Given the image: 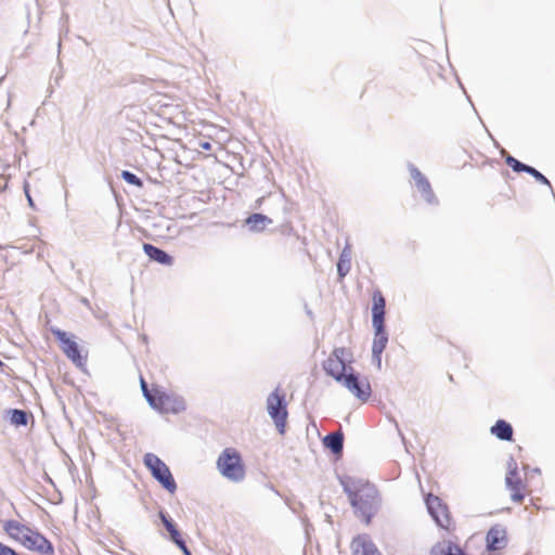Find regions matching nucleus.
I'll return each instance as SVG.
<instances>
[{"mask_svg":"<svg viewBox=\"0 0 555 555\" xmlns=\"http://www.w3.org/2000/svg\"><path fill=\"white\" fill-rule=\"evenodd\" d=\"M341 486L349 498L350 504L354 508V513L361 517L365 524H370L379 506L377 489L369 482L353 480L351 478L341 480Z\"/></svg>","mask_w":555,"mask_h":555,"instance_id":"f257e3e1","label":"nucleus"},{"mask_svg":"<svg viewBox=\"0 0 555 555\" xmlns=\"http://www.w3.org/2000/svg\"><path fill=\"white\" fill-rule=\"evenodd\" d=\"M372 308V323L374 327V339L372 353L383 352L388 343V335L385 331V298L379 292L374 293Z\"/></svg>","mask_w":555,"mask_h":555,"instance_id":"f03ea898","label":"nucleus"},{"mask_svg":"<svg viewBox=\"0 0 555 555\" xmlns=\"http://www.w3.org/2000/svg\"><path fill=\"white\" fill-rule=\"evenodd\" d=\"M217 468L230 481L241 482L245 478L246 473L241 454L232 448H227L220 453Z\"/></svg>","mask_w":555,"mask_h":555,"instance_id":"7ed1b4c3","label":"nucleus"},{"mask_svg":"<svg viewBox=\"0 0 555 555\" xmlns=\"http://www.w3.org/2000/svg\"><path fill=\"white\" fill-rule=\"evenodd\" d=\"M353 358L349 349L338 347L333 350L330 357L323 362L322 366L325 373L333 377L336 382H339L346 374L350 372L349 367H352Z\"/></svg>","mask_w":555,"mask_h":555,"instance_id":"20e7f679","label":"nucleus"},{"mask_svg":"<svg viewBox=\"0 0 555 555\" xmlns=\"http://www.w3.org/2000/svg\"><path fill=\"white\" fill-rule=\"evenodd\" d=\"M143 463L150 470L152 477L157 480L165 490L171 494L177 491V482L169 467L162 459L150 452L144 455Z\"/></svg>","mask_w":555,"mask_h":555,"instance_id":"39448f33","label":"nucleus"},{"mask_svg":"<svg viewBox=\"0 0 555 555\" xmlns=\"http://www.w3.org/2000/svg\"><path fill=\"white\" fill-rule=\"evenodd\" d=\"M150 405L166 414H179L186 410V403L182 396L158 390L156 391V399L150 400Z\"/></svg>","mask_w":555,"mask_h":555,"instance_id":"423d86ee","label":"nucleus"},{"mask_svg":"<svg viewBox=\"0 0 555 555\" xmlns=\"http://www.w3.org/2000/svg\"><path fill=\"white\" fill-rule=\"evenodd\" d=\"M267 410L279 431L283 434L288 413L285 396L281 395L279 389H275L268 396Z\"/></svg>","mask_w":555,"mask_h":555,"instance_id":"0eeeda50","label":"nucleus"},{"mask_svg":"<svg viewBox=\"0 0 555 555\" xmlns=\"http://www.w3.org/2000/svg\"><path fill=\"white\" fill-rule=\"evenodd\" d=\"M350 372L344 376L338 383L345 386L353 396L362 402H366L371 395L372 388L366 378H360L353 367H349Z\"/></svg>","mask_w":555,"mask_h":555,"instance_id":"6e6552de","label":"nucleus"},{"mask_svg":"<svg viewBox=\"0 0 555 555\" xmlns=\"http://www.w3.org/2000/svg\"><path fill=\"white\" fill-rule=\"evenodd\" d=\"M52 334L61 344V349L65 356L78 367L86 364V358L81 356L79 347L68 333L60 328H52Z\"/></svg>","mask_w":555,"mask_h":555,"instance_id":"1a4fd4ad","label":"nucleus"},{"mask_svg":"<svg viewBox=\"0 0 555 555\" xmlns=\"http://www.w3.org/2000/svg\"><path fill=\"white\" fill-rule=\"evenodd\" d=\"M408 169L412 180L414 181V185L421 193L423 199L429 205H438V198L434 193L429 180L412 163L408 164Z\"/></svg>","mask_w":555,"mask_h":555,"instance_id":"9d476101","label":"nucleus"},{"mask_svg":"<svg viewBox=\"0 0 555 555\" xmlns=\"http://www.w3.org/2000/svg\"><path fill=\"white\" fill-rule=\"evenodd\" d=\"M425 502L428 513L437 522V525L441 528H448L450 526L451 519L449 516L448 507L442 503L441 499L434 494H428Z\"/></svg>","mask_w":555,"mask_h":555,"instance_id":"9b49d317","label":"nucleus"},{"mask_svg":"<svg viewBox=\"0 0 555 555\" xmlns=\"http://www.w3.org/2000/svg\"><path fill=\"white\" fill-rule=\"evenodd\" d=\"M23 545L30 551L41 554L52 555L54 553L52 543L43 534L31 528L24 535Z\"/></svg>","mask_w":555,"mask_h":555,"instance_id":"f8f14e48","label":"nucleus"},{"mask_svg":"<svg viewBox=\"0 0 555 555\" xmlns=\"http://www.w3.org/2000/svg\"><path fill=\"white\" fill-rule=\"evenodd\" d=\"M489 551H501L507 545V533L504 527L495 525L489 529L486 535Z\"/></svg>","mask_w":555,"mask_h":555,"instance_id":"ddd939ff","label":"nucleus"},{"mask_svg":"<svg viewBox=\"0 0 555 555\" xmlns=\"http://www.w3.org/2000/svg\"><path fill=\"white\" fill-rule=\"evenodd\" d=\"M353 555H382L367 535H359L351 542Z\"/></svg>","mask_w":555,"mask_h":555,"instance_id":"4468645a","label":"nucleus"},{"mask_svg":"<svg viewBox=\"0 0 555 555\" xmlns=\"http://www.w3.org/2000/svg\"><path fill=\"white\" fill-rule=\"evenodd\" d=\"M143 250L150 259L160 264L171 266L173 263V258L168 253L150 243L143 244Z\"/></svg>","mask_w":555,"mask_h":555,"instance_id":"2eb2a0df","label":"nucleus"},{"mask_svg":"<svg viewBox=\"0 0 555 555\" xmlns=\"http://www.w3.org/2000/svg\"><path fill=\"white\" fill-rule=\"evenodd\" d=\"M323 444L333 454L340 455L344 449V435L341 431L330 433L323 438Z\"/></svg>","mask_w":555,"mask_h":555,"instance_id":"dca6fc26","label":"nucleus"},{"mask_svg":"<svg viewBox=\"0 0 555 555\" xmlns=\"http://www.w3.org/2000/svg\"><path fill=\"white\" fill-rule=\"evenodd\" d=\"M430 555H468L457 544L442 541L431 547Z\"/></svg>","mask_w":555,"mask_h":555,"instance_id":"f3484780","label":"nucleus"},{"mask_svg":"<svg viewBox=\"0 0 555 555\" xmlns=\"http://www.w3.org/2000/svg\"><path fill=\"white\" fill-rule=\"evenodd\" d=\"M430 555H468L457 544L442 541L431 547Z\"/></svg>","mask_w":555,"mask_h":555,"instance_id":"a211bd4d","label":"nucleus"},{"mask_svg":"<svg viewBox=\"0 0 555 555\" xmlns=\"http://www.w3.org/2000/svg\"><path fill=\"white\" fill-rule=\"evenodd\" d=\"M490 433L502 441L513 440V427L508 422L504 420H498L491 427Z\"/></svg>","mask_w":555,"mask_h":555,"instance_id":"6ab92c4d","label":"nucleus"},{"mask_svg":"<svg viewBox=\"0 0 555 555\" xmlns=\"http://www.w3.org/2000/svg\"><path fill=\"white\" fill-rule=\"evenodd\" d=\"M3 529L12 539L23 544L24 535L27 534L29 527L12 519L4 522Z\"/></svg>","mask_w":555,"mask_h":555,"instance_id":"aec40b11","label":"nucleus"},{"mask_svg":"<svg viewBox=\"0 0 555 555\" xmlns=\"http://www.w3.org/2000/svg\"><path fill=\"white\" fill-rule=\"evenodd\" d=\"M273 221L266 215L262 214H251L245 220V223L250 232H261L264 228L271 224Z\"/></svg>","mask_w":555,"mask_h":555,"instance_id":"412c9836","label":"nucleus"},{"mask_svg":"<svg viewBox=\"0 0 555 555\" xmlns=\"http://www.w3.org/2000/svg\"><path fill=\"white\" fill-rule=\"evenodd\" d=\"M506 486L512 491L511 498L514 502L519 503L524 500V493L522 490V481L521 478L518 476H512L509 473L506 474Z\"/></svg>","mask_w":555,"mask_h":555,"instance_id":"4be33fe9","label":"nucleus"},{"mask_svg":"<svg viewBox=\"0 0 555 555\" xmlns=\"http://www.w3.org/2000/svg\"><path fill=\"white\" fill-rule=\"evenodd\" d=\"M351 269V247L349 244L343 248L338 262H337V273L339 279H344Z\"/></svg>","mask_w":555,"mask_h":555,"instance_id":"5701e85b","label":"nucleus"},{"mask_svg":"<svg viewBox=\"0 0 555 555\" xmlns=\"http://www.w3.org/2000/svg\"><path fill=\"white\" fill-rule=\"evenodd\" d=\"M10 415V423L15 426H26L28 423V413L20 409H10L7 411Z\"/></svg>","mask_w":555,"mask_h":555,"instance_id":"b1692460","label":"nucleus"},{"mask_svg":"<svg viewBox=\"0 0 555 555\" xmlns=\"http://www.w3.org/2000/svg\"><path fill=\"white\" fill-rule=\"evenodd\" d=\"M158 516L163 525L165 526L166 530L169 532L171 540L179 538V535H181L173 520L165 512L160 511Z\"/></svg>","mask_w":555,"mask_h":555,"instance_id":"393cba45","label":"nucleus"},{"mask_svg":"<svg viewBox=\"0 0 555 555\" xmlns=\"http://www.w3.org/2000/svg\"><path fill=\"white\" fill-rule=\"evenodd\" d=\"M121 178L127 183H129L131 185H134V186H138V188H142L143 186V181L137 175H134L131 171L122 170L121 171Z\"/></svg>","mask_w":555,"mask_h":555,"instance_id":"a878e982","label":"nucleus"},{"mask_svg":"<svg viewBox=\"0 0 555 555\" xmlns=\"http://www.w3.org/2000/svg\"><path fill=\"white\" fill-rule=\"evenodd\" d=\"M527 173L532 176L538 182L547 185L554 194L550 180L543 173L531 166L527 170Z\"/></svg>","mask_w":555,"mask_h":555,"instance_id":"bb28decb","label":"nucleus"},{"mask_svg":"<svg viewBox=\"0 0 555 555\" xmlns=\"http://www.w3.org/2000/svg\"><path fill=\"white\" fill-rule=\"evenodd\" d=\"M141 388H142V392L146 399V401L150 403V400H155L156 399V392L155 393H152L149 388H147V384L146 382L141 377Z\"/></svg>","mask_w":555,"mask_h":555,"instance_id":"cd10ccee","label":"nucleus"},{"mask_svg":"<svg viewBox=\"0 0 555 555\" xmlns=\"http://www.w3.org/2000/svg\"><path fill=\"white\" fill-rule=\"evenodd\" d=\"M185 555H191V552L190 550L186 546V543L185 541L183 540V538L181 535H179V538H176L173 540H171Z\"/></svg>","mask_w":555,"mask_h":555,"instance_id":"c85d7f7f","label":"nucleus"},{"mask_svg":"<svg viewBox=\"0 0 555 555\" xmlns=\"http://www.w3.org/2000/svg\"><path fill=\"white\" fill-rule=\"evenodd\" d=\"M517 470H518L517 462L513 456H511L507 461V473H509V475H512V476H516Z\"/></svg>","mask_w":555,"mask_h":555,"instance_id":"c756f323","label":"nucleus"},{"mask_svg":"<svg viewBox=\"0 0 555 555\" xmlns=\"http://www.w3.org/2000/svg\"><path fill=\"white\" fill-rule=\"evenodd\" d=\"M0 555H20L12 547L0 542Z\"/></svg>","mask_w":555,"mask_h":555,"instance_id":"7c9ffc66","label":"nucleus"},{"mask_svg":"<svg viewBox=\"0 0 555 555\" xmlns=\"http://www.w3.org/2000/svg\"><path fill=\"white\" fill-rule=\"evenodd\" d=\"M529 165H526L524 163H521L520 160H517L516 164H515V168H513V170L515 172H526L527 173V170L529 169Z\"/></svg>","mask_w":555,"mask_h":555,"instance_id":"2f4dec72","label":"nucleus"},{"mask_svg":"<svg viewBox=\"0 0 555 555\" xmlns=\"http://www.w3.org/2000/svg\"><path fill=\"white\" fill-rule=\"evenodd\" d=\"M382 353L383 352L379 351L377 353H372V360L376 364L378 370L382 369Z\"/></svg>","mask_w":555,"mask_h":555,"instance_id":"473e14b6","label":"nucleus"},{"mask_svg":"<svg viewBox=\"0 0 555 555\" xmlns=\"http://www.w3.org/2000/svg\"><path fill=\"white\" fill-rule=\"evenodd\" d=\"M518 159H516L515 157H513L512 155H507L505 157V163L513 169L515 168V164Z\"/></svg>","mask_w":555,"mask_h":555,"instance_id":"72a5a7b5","label":"nucleus"},{"mask_svg":"<svg viewBox=\"0 0 555 555\" xmlns=\"http://www.w3.org/2000/svg\"><path fill=\"white\" fill-rule=\"evenodd\" d=\"M211 146H212L211 143L208 142V141H201L199 142V147L202 150L209 151V150H211Z\"/></svg>","mask_w":555,"mask_h":555,"instance_id":"f704fd0d","label":"nucleus"},{"mask_svg":"<svg viewBox=\"0 0 555 555\" xmlns=\"http://www.w3.org/2000/svg\"><path fill=\"white\" fill-rule=\"evenodd\" d=\"M25 193H26V196H27V199H28L29 206H30V207H34L33 198H31V196L29 195L28 190H27L26 188H25Z\"/></svg>","mask_w":555,"mask_h":555,"instance_id":"c9c22d12","label":"nucleus"},{"mask_svg":"<svg viewBox=\"0 0 555 555\" xmlns=\"http://www.w3.org/2000/svg\"><path fill=\"white\" fill-rule=\"evenodd\" d=\"M142 339L144 343H147V337L145 335L142 337Z\"/></svg>","mask_w":555,"mask_h":555,"instance_id":"e433bc0d","label":"nucleus"},{"mask_svg":"<svg viewBox=\"0 0 555 555\" xmlns=\"http://www.w3.org/2000/svg\"><path fill=\"white\" fill-rule=\"evenodd\" d=\"M532 472L539 474L540 469L539 468H534Z\"/></svg>","mask_w":555,"mask_h":555,"instance_id":"4c0bfd02","label":"nucleus"},{"mask_svg":"<svg viewBox=\"0 0 555 555\" xmlns=\"http://www.w3.org/2000/svg\"><path fill=\"white\" fill-rule=\"evenodd\" d=\"M3 365L2 361L0 360V366Z\"/></svg>","mask_w":555,"mask_h":555,"instance_id":"58836bf2","label":"nucleus"}]
</instances>
